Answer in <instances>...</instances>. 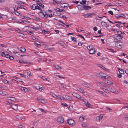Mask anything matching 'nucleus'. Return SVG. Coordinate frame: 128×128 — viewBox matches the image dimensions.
I'll return each instance as SVG.
<instances>
[{"label": "nucleus", "instance_id": "7c9ffc66", "mask_svg": "<svg viewBox=\"0 0 128 128\" xmlns=\"http://www.w3.org/2000/svg\"><path fill=\"white\" fill-rule=\"evenodd\" d=\"M36 10H42L41 8L38 6H36Z\"/></svg>", "mask_w": 128, "mask_h": 128}, {"label": "nucleus", "instance_id": "864d4df0", "mask_svg": "<svg viewBox=\"0 0 128 128\" xmlns=\"http://www.w3.org/2000/svg\"><path fill=\"white\" fill-rule=\"evenodd\" d=\"M84 104L86 106L88 107V101L87 102H85Z\"/></svg>", "mask_w": 128, "mask_h": 128}, {"label": "nucleus", "instance_id": "3c124183", "mask_svg": "<svg viewBox=\"0 0 128 128\" xmlns=\"http://www.w3.org/2000/svg\"><path fill=\"white\" fill-rule=\"evenodd\" d=\"M18 74H20V75L22 77H24V78H26V76L25 75H24V74H20V73H19Z\"/></svg>", "mask_w": 128, "mask_h": 128}, {"label": "nucleus", "instance_id": "c03bdc74", "mask_svg": "<svg viewBox=\"0 0 128 128\" xmlns=\"http://www.w3.org/2000/svg\"><path fill=\"white\" fill-rule=\"evenodd\" d=\"M65 44H64V42H62L60 44V45H61V46H62L63 48H64V45Z\"/></svg>", "mask_w": 128, "mask_h": 128}, {"label": "nucleus", "instance_id": "603ef678", "mask_svg": "<svg viewBox=\"0 0 128 128\" xmlns=\"http://www.w3.org/2000/svg\"><path fill=\"white\" fill-rule=\"evenodd\" d=\"M3 82L4 83H5V84H6L7 83H8V81L6 80L5 79H4V80Z\"/></svg>", "mask_w": 128, "mask_h": 128}, {"label": "nucleus", "instance_id": "de8ad7c7", "mask_svg": "<svg viewBox=\"0 0 128 128\" xmlns=\"http://www.w3.org/2000/svg\"><path fill=\"white\" fill-rule=\"evenodd\" d=\"M24 125H22L18 127L19 128H24Z\"/></svg>", "mask_w": 128, "mask_h": 128}, {"label": "nucleus", "instance_id": "ea45409f", "mask_svg": "<svg viewBox=\"0 0 128 128\" xmlns=\"http://www.w3.org/2000/svg\"><path fill=\"white\" fill-rule=\"evenodd\" d=\"M41 13L44 16H45L47 15V14L46 12H41Z\"/></svg>", "mask_w": 128, "mask_h": 128}, {"label": "nucleus", "instance_id": "ddd939ff", "mask_svg": "<svg viewBox=\"0 0 128 128\" xmlns=\"http://www.w3.org/2000/svg\"><path fill=\"white\" fill-rule=\"evenodd\" d=\"M122 36L118 35L116 36V38L118 40H122Z\"/></svg>", "mask_w": 128, "mask_h": 128}, {"label": "nucleus", "instance_id": "c9c22d12", "mask_svg": "<svg viewBox=\"0 0 128 128\" xmlns=\"http://www.w3.org/2000/svg\"><path fill=\"white\" fill-rule=\"evenodd\" d=\"M28 34L32 36H33L34 35V33L32 32L31 31H29V32H28Z\"/></svg>", "mask_w": 128, "mask_h": 128}, {"label": "nucleus", "instance_id": "a878e982", "mask_svg": "<svg viewBox=\"0 0 128 128\" xmlns=\"http://www.w3.org/2000/svg\"><path fill=\"white\" fill-rule=\"evenodd\" d=\"M26 73L27 75L29 76H31L32 75V74H31L29 70H27Z\"/></svg>", "mask_w": 128, "mask_h": 128}, {"label": "nucleus", "instance_id": "6e6d98bb", "mask_svg": "<svg viewBox=\"0 0 128 128\" xmlns=\"http://www.w3.org/2000/svg\"><path fill=\"white\" fill-rule=\"evenodd\" d=\"M72 39L73 41H76V38L74 37H72Z\"/></svg>", "mask_w": 128, "mask_h": 128}, {"label": "nucleus", "instance_id": "f3484780", "mask_svg": "<svg viewBox=\"0 0 128 128\" xmlns=\"http://www.w3.org/2000/svg\"><path fill=\"white\" fill-rule=\"evenodd\" d=\"M78 10H83V6H81V5H78V6H77Z\"/></svg>", "mask_w": 128, "mask_h": 128}, {"label": "nucleus", "instance_id": "2eb2a0df", "mask_svg": "<svg viewBox=\"0 0 128 128\" xmlns=\"http://www.w3.org/2000/svg\"><path fill=\"white\" fill-rule=\"evenodd\" d=\"M98 66L99 67L101 68L102 69L105 70L107 71L108 70V69L106 68H105L104 66H102L101 64H98Z\"/></svg>", "mask_w": 128, "mask_h": 128}, {"label": "nucleus", "instance_id": "052dcab7", "mask_svg": "<svg viewBox=\"0 0 128 128\" xmlns=\"http://www.w3.org/2000/svg\"><path fill=\"white\" fill-rule=\"evenodd\" d=\"M106 6H113V5H112L111 4H110V3H108L106 5Z\"/></svg>", "mask_w": 128, "mask_h": 128}, {"label": "nucleus", "instance_id": "774afa93", "mask_svg": "<svg viewBox=\"0 0 128 128\" xmlns=\"http://www.w3.org/2000/svg\"><path fill=\"white\" fill-rule=\"evenodd\" d=\"M125 73L128 75V69H127L126 70Z\"/></svg>", "mask_w": 128, "mask_h": 128}, {"label": "nucleus", "instance_id": "aec40b11", "mask_svg": "<svg viewBox=\"0 0 128 128\" xmlns=\"http://www.w3.org/2000/svg\"><path fill=\"white\" fill-rule=\"evenodd\" d=\"M26 49L24 48L21 47L20 49V51L23 52H24L25 50Z\"/></svg>", "mask_w": 128, "mask_h": 128}, {"label": "nucleus", "instance_id": "0e129e2a", "mask_svg": "<svg viewBox=\"0 0 128 128\" xmlns=\"http://www.w3.org/2000/svg\"><path fill=\"white\" fill-rule=\"evenodd\" d=\"M9 59L11 60H12L14 59V58L13 56H10L9 57Z\"/></svg>", "mask_w": 128, "mask_h": 128}, {"label": "nucleus", "instance_id": "13d9d810", "mask_svg": "<svg viewBox=\"0 0 128 128\" xmlns=\"http://www.w3.org/2000/svg\"><path fill=\"white\" fill-rule=\"evenodd\" d=\"M41 78H42L43 80H46H46H48V79L47 78H46L45 77L42 76Z\"/></svg>", "mask_w": 128, "mask_h": 128}, {"label": "nucleus", "instance_id": "9b49d317", "mask_svg": "<svg viewBox=\"0 0 128 128\" xmlns=\"http://www.w3.org/2000/svg\"><path fill=\"white\" fill-rule=\"evenodd\" d=\"M95 52L94 49L92 48L89 51V53L90 54H94Z\"/></svg>", "mask_w": 128, "mask_h": 128}, {"label": "nucleus", "instance_id": "dca6fc26", "mask_svg": "<svg viewBox=\"0 0 128 128\" xmlns=\"http://www.w3.org/2000/svg\"><path fill=\"white\" fill-rule=\"evenodd\" d=\"M54 67H55L56 69L59 70H60L62 69L58 65H54Z\"/></svg>", "mask_w": 128, "mask_h": 128}, {"label": "nucleus", "instance_id": "cd10ccee", "mask_svg": "<svg viewBox=\"0 0 128 128\" xmlns=\"http://www.w3.org/2000/svg\"><path fill=\"white\" fill-rule=\"evenodd\" d=\"M14 10H15L14 9ZM13 13H14L15 15L16 16H19L20 14L19 12H18L15 11V10H14V12H13Z\"/></svg>", "mask_w": 128, "mask_h": 128}, {"label": "nucleus", "instance_id": "8fccbe9b", "mask_svg": "<svg viewBox=\"0 0 128 128\" xmlns=\"http://www.w3.org/2000/svg\"><path fill=\"white\" fill-rule=\"evenodd\" d=\"M1 55L2 56H6L5 53L4 52H2L1 54Z\"/></svg>", "mask_w": 128, "mask_h": 128}, {"label": "nucleus", "instance_id": "9d476101", "mask_svg": "<svg viewBox=\"0 0 128 128\" xmlns=\"http://www.w3.org/2000/svg\"><path fill=\"white\" fill-rule=\"evenodd\" d=\"M117 32H118V35L119 36H124L125 35V34L124 32H121L120 31L118 30L117 31Z\"/></svg>", "mask_w": 128, "mask_h": 128}, {"label": "nucleus", "instance_id": "412c9836", "mask_svg": "<svg viewBox=\"0 0 128 128\" xmlns=\"http://www.w3.org/2000/svg\"><path fill=\"white\" fill-rule=\"evenodd\" d=\"M86 0H82L81 2H80V4H83L85 5L86 4Z\"/></svg>", "mask_w": 128, "mask_h": 128}, {"label": "nucleus", "instance_id": "5fc2aeb1", "mask_svg": "<svg viewBox=\"0 0 128 128\" xmlns=\"http://www.w3.org/2000/svg\"><path fill=\"white\" fill-rule=\"evenodd\" d=\"M78 36L82 38H83L84 39V37L82 35H81V34H78Z\"/></svg>", "mask_w": 128, "mask_h": 128}, {"label": "nucleus", "instance_id": "79ce46f5", "mask_svg": "<svg viewBox=\"0 0 128 128\" xmlns=\"http://www.w3.org/2000/svg\"><path fill=\"white\" fill-rule=\"evenodd\" d=\"M107 83L108 84H112V83L110 81L108 80L107 81Z\"/></svg>", "mask_w": 128, "mask_h": 128}, {"label": "nucleus", "instance_id": "58836bf2", "mask_svg": "<svg viewBox=\"0 0 128 128\" xmlns=\"http://www.w3.org/2000/svg\"><path fill=\"white\" fill-rule=\"evenodd\" d=\"M30 18L28 16H25V20L24 21L26 22H27V20H29Z\"/></svg>", "mask_w": 128, "mask_h": 128}, {"label": "nucleus", "instance_id": "a211bd4d", "mask_svg": "<svg viewBox=\"0 0 128 128\" xmlns=\"http://www.w3.org/2000/svg\"><path fill=\"white\" fill-rule=\"evenodd\" d=\"M118 69L120 74H123L124 73V71L123 70H122L120 68H118Z\"/></svg>", "mask_w": 128, "mask_h": 128}, {"label": "nucleus", "instance_id": "e2e57ef3", "mask_svg": "<svg viewBox=\"0 0 128 128\" xmlns=\"http://www.w3.org/2000/svg\"><path fill=\"white\" fill-rule=\"evenodd\" d=\"M117 76L118 77L120 78H121L122 76V75L120 74H118Z\"/></svg>", "mask_w": 128, "mask_h": 128}, {"label": "nucleus", "instance_id": "c85d7f7f", "mask_svg": "<svg viewBox=\"0 0 128 128\" xmlns=\"http://www.w3.org/2000/svg\"><path fill=\"white\" fill-rule=\"evenodd\" d=\"M34 20L36 21H38L40 20V19L38 16H36L35 18L34 19Z\"/></svg>", "mask_w": 128, "mask_h": 128}, {"label": "nucleus", "instance_id": "c756f323", "mask_svg": "<svg viewBox=\"0 0 128 128\" xmlns=\"http://www.w3.org/2000/svg\"><path fill=\"white\" fill-rule=\"evenodd\" d=\"M124 119L125 120H128V115L127 114H125L124 116Z\"/></svg>", "mask_w": 128, "mask_h": 128}, {"label": "nucleus", "instance_id": "f8f14e48", "mask_svg": "<svg viewBox=\"0 0 128 128\" xmlns=\"http://www.w3.org/2000/svg\"><path fill=\"white\" fill-rule=\"evenodd\" d=\"M20 88L21 90H24V91L25 92H27L28 90L27 88H26L22 87V86H20Z\"/></svg>", "mask_w": 128, "mask_h": 128}, {"label": "nucleus", "instance_id": "20e7f679", "mask_svg": "<svg viewBox=\"0 0 128 128\" xmlns=\"http://www.w3.org/2000/svg\"><path fill=\"white\" fill-rule=\"evenodd\" d=\"M72 95L73 96H75L78 98H80V100L82 99V98L80 96L77 94L76 93L74 92L73 93Z\"/></svg>", "mask_w": 128, "mask_h": 128}, {"label": "nucleus", "instance_id": "423d86ee", "mask_svg": "<svg viewBox=\"0 0 128 128\" xmlns=\"http://www.w3.org/2000/svg\"><path fill=\"white\" fill-rule=\"evenodd\" d=\"M104 75L105 74L103 73H100L96 74L97 76L103 78L104 77Z\"/></svg>", "mask_w": 128, "mask_h": 128}, {"label": "nucleus", "instance_id": "393cba45", "mask_svg": "<svg viewBox=\"0 0 128 128\" xmlns=\"http://www.w3.org/2000/svg\"><path fill=\"white\" fill-rule=\"evenodd\" d=\"M36 4L41 7L42 8H43L44 6V5L38 2H37Z\"/></svg>", "mask_w": 128, "mask_h": 128}, {"label": "nucleus", "instance_id": "09e8293b", "mask_svg": "<svg viewBox=\"0 0 128 128\" xmlns=\"http://www.w3.org/2000/svg\"><path fill=\"white\" fill-rule=\"evenodd\" d=\"M108 13L109 14H110L111 15H113V12L111 10L109 11L108 12Z\"/></svg>", "mask_w": 128, "mask_h": 128}, {"label": "nucleus", "instance_id": "f03ea898", "mask_svg": "<svg viewBox=\"0 0 128 128\" xmlns=\"http://www.w3.org/2000/svg\"><path fill=\"white\" fill-rule=\"evenodd\" d=\"M115 45L118 48H122L123 44L122 43L120 42H116Z\"/></svg>", "mask_w": 128, "mask_h": 128}, {"label": "nucleus", "instance_id": "473e14b6", "mask_svg": "<svg viewBox=\"0 0 128 128\" xmlns=\"http://www.w3.org/2000/svg\"><path fill=\"white\" fill-rule=\"evenodd\" d=\"M83 10H87L88 9V6H83Z\"/></svg>", "mask_w": 128, "mask_h": 128}, {"label": "nucleus", "instance_id": "338daca9", "mask_svg": "<svg viewBox=\"0 0 128 128\" xmlns=\"http://www.w3.org/2000/svg\"><path fill=\"white\" fill-rule=\"evenodd\" d=\"M80 92L82 93H83L84 92V90L83 89H80V90H79Z\"/></svg>", "mask_w": 128, "mask_h": 128}, {"label": "nucleus", "instance_id": "0eeeda50", "mask_svg": "<svg viewBox=\"0 0 128 128\" xmlns=\"http://www.w3.org/2000/svg\"><path fill=\"white\" fill-rule=\"evenodd\" d=\"M61 6L63 8H66L69 7V5L68 4H61Z\"/></svg>", "mask_w": 128, "mask_h": 128}, {"label": "nucleus", "instance_id": "f257e3e1", "mask_svg": "<svg viewBox=\"0 0 128 128\" xmlns=\"http://www.w3.org/2000/svg\"><path fill=\"white\" fill-rule=\"evenodd\" d=\"M67 122L68 124L71 126H74L75 124L74 121L70 119L67 120Z\"/></svg>", "mask_w": 128, "mask_h": 128}, {"label": "nucleus", "instance_id": "e433bc0d", "mask_svg": "<svg viewBox=\"0 0 128 128\" xmlns=\"http://www.w3.org/2000/svg\"><path fill=\"white\" fill-rule=\"evenodd\" d=\"M31 7L32 9L33 10H35L36 9V6L35 5H33L31 6Z\"/></svg>", "mask_w": 128, "mask_h": 128}, {"label": "nucleus", "instance_id": "4c0bfd02", "mask_svg": "<svg viewBox=\"0 0 128 128\" xmlns=\"http://www.w3.org/2000/svg\"><path fill=\"white\" fill-rule=\"evenodd\" d=\"M53 2L57 4H59L61 2V1H58L56 0H53Z\"/></svg>", "mask_w": 128, "mask_h": 128}, {"label": "nucleus", "instance_id": "f704fd0d", "mask_svg": "<svg viewBox=\"0 0 128 128\" xmlns=\"http://www.w3.org/2000/svg\"><path fill=\"white\" fill-rule=\"evenodd\" d=\"M101 24L103 26H105L106 25V22H102L101 23Z\"/></svg>", "mask_w": 128, "mask_h": 128}, {"label": "nucleus", "instance_id": "b1692460", "mask_svg": "<svg viewBox=\"0 0 128 128\" xmlns=\"http://www.w3.org/2000/svg\"><path fill=\"white\" fill-rule=\"evenodd\" d=\"M61 104L63 105L64 106L67 107L68 108V109H69L70 106H69V107H68V106L67 104L65 103H62Z\"/></svg>", "mask_w": 128, "mask_h": 128}, {"label": "nucleus", "instance_id": "39448f33", "mask_svg": "<svg viewBox=\"0 0 128 128\" xmlns=\"http://www.w3.org/2000/svg\"><path fill=\"white\" fill-rule=\"evenodd\" d=\"M58 120L60 123H62L64 122V119L61 117H58Z\"/></svg>", "mask_w": 128, "mask_h": 128}, {"label": "nucleus", "instance_id": "4d7b16f0", "mask_svg": "<svg viewBox=\"0 0 128 128\" xmlns=\"http://www.w3.org/2000/svg\"><path fill=\"white\" fill-rule=\"evenodd\" d=\"M5 56L6 57V58H9V57H10V55H9V54H6V56Z\"/></svg>", "mask_w": 128, "mask_h": 128}, {"label": "nucleus", "instance_id": "a19ab883", "mask_svg": "<svg viewBox=\"0 0 128 128\" xmlns=\"http://www.w3.org/2000/svg\"><path fill=\"white\" fill-rule=\"evenodd\" d=\"M82 126L83 127H87V125H86V124L84 123H82Z\"/></svg>", "mask_w": 128, "mask_h": 128}, {"label": "nucleus", "instance_id": "1a4fd4ad", "mask_svg": "<svg viewBox=\"0 0 128 128\" xmlns=\"http://www.w3.org/2000/svg\"><path fill=\"white\" fill-rule=\"evenodd\" d=\"M103 118V116L100 115L98 116L96 118V120L97 121H99L101 120Z\"/></svg>", "mask_w": 128, "mask_h": 128}, {"label": "nucleus", "instance_id": "2f4dec72", "mask_svg": "<svg viewBox=\"0 0 128 128\" xmlns=\"http://www.w3.org/2000/svg\"><path fill=\"white\" fill-rule=\"evenodd\" d=\"M39 110L40 111H41L42 112L44 113H46V111H45L42 108H40Z\"/></svg>", "mask_w": 128, "mask_h": 128}, {"label": "nucleus", "instance_id": "5701e85b", "mask_svg": "<svg viewBox=\"0 0 128 128\" xmlns=\"http://www.w3.org/2000/svg\"><path fill=\"white\" fill-rule=\"evenodd\" d=\"M42 32L45 34H49L50 33L49 31L46 30H42Z\"/></svg>", "mask_w": 128, "mask_h": 128}, {"label": "nucleus", "instance_id": "680f3d73", "mask_svg": "<svg viewBox=\"0 0 128 128\" xmlns=\"http://www.w3.org/2000/svg\"><path fill=\"white\" fill-rule=\"evenodd\" d=\"M124 108H126L128 109V104H125L124 106Z\"/></svg>", "mask_w": 128, "mask_h": 128}, {"label": "nucleus", "instance_id": "49530a36", "mask_svg": "<svg viewBox=\"0 0 128 128\" xmlns=\"http://www.w3.org/2000/svg\"><path fill=\"white\" fill-rule=\"evenodd\" d=\"M18 118L20 120H24V118L22 117H19V116L18 117Z\"/></svg>", "mask_w": 128, "mask_h": 128}, {"label": "nucleus", "instance_id": "7ed1b4c3", "mask_svg": "<svg viewBox=\"0 0 128 128\" xmlns=\"http://www.w3.org/2000/svg\"><path fill=\"white\" fill-rule=\"evenodd\" d=\"M9 105L10 106V107L12 109L16 111H17V110H18V104H12L11 105L10 104H9Z\"/></svg>", "mask_w": 128, "mask_h": 128}, {"label": "nucleus", "instance_id": "69168bd1", "mask_svg": "<svg viewBox=\"0 0 128 128\" xmlns=\"http://www.w3.org/2000/svg\"><path fill=\"white\" fill-rule=\"evenodd\" d=\"M21 2L20 1H18L16 2V3H17L19 5V4H21Z\"/></svg>", "mask_w": 128, "mask_h": 128}, {"label": "nucleus", "instance_id": "6e6552de", "mask_svg": "<svg viewBox=\"0 0 128 128\" xmlns=\"http://www.w3.org/2000/svg\"><path fill=\"white\" fill-rule=\"evenodd\" d=\"M29 26H25L23 28L22 30L24 32H26L27 33L29 32L28 29L29 28Z\"/></svg>", "mask_w": 128, "mask_h": 128}, {"label": "nucleus", "instance_id": "4be33fe9", "mask_svg": "<svg viewBox=\"0 0 128 128\" xmlns=\"http://www.w3.org/2000/svg\"><path fill=\"white\" fill-rule=\"evenodd\" d=\"M110 90L111 91V92H112L114 93L115 94H117L118 93V92L116 91V90L114 89H112L111 90Z\"/></svg>", "mask_w": 128, "mask_h": 128}, {"label": "nucleus", "instance_id": "a18cd8bd", "mask_svg": "<svg viewBox=\"0 0 128 128\" xmlns=\"http://www.w3.org/2000/svg\"><path fill=\"white\" fill-rule=\"evenodd\" d=\"M56 98L58 99H60L62 100V98L60 97V96H57V97L56 98Z\"/></svg>", "mask_w": 128, "mask_h": 128}, {"label": "nucleus", "instance_id": "37998d69", "mask_svg": "<svg viewBox=\"0 0 128 128\" xmlns=\"http://www.w3.org/2000/svg\"><path fill=\"white\" fill-rule=\"evenodd\" d=\"M16 99L14 97H12L11 98V100L13 101H14L16 100Z\"/></svg>", "mask_w": 128, "mask_h": 128}, {"label": "nucleus", "instance_id": "72a5a7b5", "mask_svg": "<svg viewBox=\"0 0 128 128\" xmlns=\"http://www.w3.org/2000/svg\"><path fill=\"white\" fill-rule=\"evenodd\" d=\"M110 78V76H108L106 75V74L104 75V78Z\"/></svg>", "mask_w": 128, "mask_h": 128}, {"label": "nucleus", "instance_id": "bf43d9fd", "mask_svg": "<svg viewBox=\"0 0 128 128\" xmlns=\"http://www.w3.org/2000/svg\"><path fill=\"white\" fill-rule=\"evenodd\" d=\"M96 18L98 20H100L102 19V17H100V16H97Z\"/></svg>", "mask_w": 128, "mask_h": 128}, {"label": "nucleus", "instance_id": "4468645a", "mask_svg": "<svg viewBox=\"0 0 128 128\" xmlns=\"http://www.w3.org/2000/svg\"><path fill=\"white\" fill-rule=\"evenodd\" d=\"M64 99L65 100H71L72 99V98L71 97L67 96H65Z\"/></svg>", "mask_w": 128, "mask_h": 128}, {"label": "nucleus", "instance_id": "6ab92c4d", "mask_svg": "<svg viewBox=\"0 0 128 128\" xmlns=\"http://www.w3.org/2000/svg\"><path fill=\"white\" fill-rule=\"evenodd\" d=\"M37 100H40V102L42 103H44L45 101L44 100L38 98H37Z\"/></svg>", "mask_w": 128, "mask_h": 128}, {"label": "nucleus", "instance_id": "bb28decb", "mask_svg": "<svg viewBox=\"0 0 128 128\" xmlns=\"http://www.w3.org/2000/svg\"><path fill=\"white\" fill-rule=\"evenodd\" d=\"M84 118L83 117L80 116L79 118V120L80 122L84 120Z\"/></svg>", "mask_w": 128, "mask_h": 128}]
</instances>
